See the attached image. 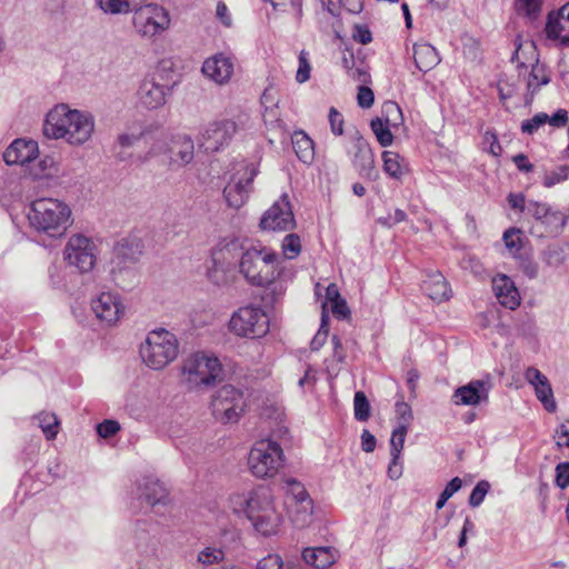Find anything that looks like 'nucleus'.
<instances>
[{
  "label": "nucleus",
  "instance_id": "22",
  "mask_svg": "<svg viewBox=\"0 0 569 569\" xmlns=\"http://www.w3.org/2000/svg\"><path fill=\"white\" fill-rule=\"evenodd\" d=\"M352 150V164L358 173L363 178L373 179L377 172L369 143L361 136H358L353 141Z\"/></svg>",
  "mask_w": 569,
  "mask_h": 569
},
{
  "label": "nucleus",
  "instance_id": "5",
  "mask_svg": "<svg viewBox=\"0 0 569 569\" xmlns=\"http://www.w3.org/2000/svg\"><path fill=\"white\" fill-rule=\"evenodd\" d=\"M179 343L173 333L166 329L148 333L140 347L143 362L153 370H159L172 362L178 356Z\"/></svg>",
  "mask_w": 569,
  "mask_h": 569
},
{
  "label": "nucleus",
  "instance_id": "12",
  "mask_svg": "<svg viewBox=\"0 0 569 569\" xmlns=\"http://www.w3.org/2000/svg\"><path fill=\"white\" fill-rule=\"evenodd\" d=\"M527 212L536 219V224L530 230L532 236L545 237L558 233L565 227V216L547 203L529 201Z\"/></svg>",
  "mask_w": 569,
  "mask_h": 569
},
{
  "label": "nucleus",
  "instance_id": "4",
  "mask_svg": "<svg viewBox=\"0 0 569 569\" xmlns=\"http://www.w3.org/2000/svg\"><path fill=\"white\" fill-rule=\"evenodd\" d=\"M278 254L266 247L246 249L239 262V271L252 286L264 287L277 277Z\"/></svg>",
  "mask_w": 569,
  "mask_h": 569
},
{
  "label": "nucleus",
  "instance_id": "45",
  "mask_svg": "<svg viewBox=\"0 0 569 569\" xmlns=\"http://www.w3.org/2000/svg\"><path fill=\"white\" fill-rule=\"evenodd\" d=\"M224 553L221 549L218 548H204L198 555V561L204 566H211L214 563H219L223 560Z\"/></svg>",
  "mask_w": 569,
  "mask_h": 569
},
{
  "label": "nucleus",
  "instance_id": "14",
  "mask_svg": "<svg viewBox=\"0 0 569 569\" xmlns=\"http://www.w3.org/2000/svg\"><path fill=\"white\" fill-rule=\"evenodd\" d=\"M172 86L163 82V76L160 72L148 74L141 81L138 89V99L140 103L149 109H158L167 102L171 94Z\"/></svg>",
  "mask_w": 569,
  "mask_h": 569
},
{
  "label": "nucleus",
  "instance_id": "49",
  "mask_svg": "<svg viewBox=\"0 0 569 569\" xmlns=\"http://www.w3.org/2000/svg\"><path fill=\"white\" fill-rule=\"evenodd\" d=\"M569 168L567 166L559 167L557 170L546 173L543 186L550 188L557 183L567 180Z\"/></svg>",
  "mask_w": 569,
  "mask_h": 569
},
{
  "label": "nucleus",
  "instance_id": "34",
  "mask_svg": "<svg viewBox=\"0 0 569 569\" xmlns=\"http://www.w3.org/2000/svg\"><path fill=\"white\" fill-rule=\"evenodd\" d=\"M170 139L164 134L160 133L154 140L148 152L143 156H139V161L146 163L151 159L160 156H166L164 162L167 163V157L169 156Z\"/></svg>",
  "mask_w": 569,
  "mask_h": 569
},
{
  "label": "nucleus",
  "instance_id": "30",
  "mask_svg": "<svg viewBox=\"0 0 569 569\" xmlns=\"http://www.w3.org/2000/svg\"><path fill=\"white\" fill-rule=\"evenodd\" d=\"M413 59L416 67L422 72L433 69L440 62L436 48L426 42L413 46Z\"/></svg>",
  "mask_w": 569,
  "mask_h": 569
},
{
  "label": "nucleus",
  "instance_id": "41",
  "mask_svg": "<svg viewBox=\"0 0 569 569\" xmlns=\"http://www.w3.org/2000/svg\"><path fill=\"white\" fill-rule=\"evenodd\" d=\"M287 490H286V499L284 505L287 502L298 501L310 498L309 493L305 489L303 485L298 482L295 479L287 480Z\"/></svg>",
  "mask_w": 569,
  "mask_h": 569
},
{
  "label": "nucleus",
  "instance_id": "39",
  "mask_svg": "<svg viewBox=\"0 0 569 569\" xmlns=\"http://www.w3.org/2000/svg\"><path fill=\"white\" fill-rule=\"evenodd\" d=\"M355 419L365 422L370 418V403L363 391H357L353 398Z\"/></svg>",
  "mask_w": 569,
  "mask_h": 569
},
{
  "label": "nucleus",
  "instance_id": "40",
  "mask_svg": "<svg viewBox=\"0 0 569 569\" xmlns=\"http://www.w3.org/2000/svg\"><path fill=\"white\" fill-rule=\"evenodd\" d=\"M533 388L537 398L542 402L545 409L549 412H553L557 406L553 399V392L549 381H546L541 385H537Z\"/></svg>",
  "mask_w": 569,
  "mask_h": 569
},
{
  "label": "nucleus",
  "instance_id": "52",
  "mask_svg": "<svg viewBox=\"0 0 569 569\" xmlns=\"http://www.w3.org/2000/svg\"><path fill=\"white\" fill-rule=\"evenodd\" d=\"M310 63L307 58V53L305 51H301L299 54V67L296 74V80L299 83H303L309 80L310 78Z\"/></svg>",
  "mask_w": 569,
  "mask_h": 569
},
{
  "label": "nucleus",
  "instance_id": "25",
  "mask_svg": "<svg viewBox=\"0 0 569 569\" xmlns=\"http://www.w3.org/2000/svg\"><path fill=\"white\" fill-rule=\"evenodd\" d=\"M526 48H528L535 56V63H532L531 70L526 78L528 91L527 96L532 99V97L540 90L542 86H547L550 82L551 78L547 66L545 63H540L539 61L535 42H529Z\"/></svg>",
  "mask_w": 569,
  "mask_h": 569
},
{
  "label": "nucleus",
  "instance_id": "16",
  "mask_svg": "<svg viewBox=\"0 0 569 569\" xmlns=\"http://www.w3.org/2000/svg\"><path fill=\"white\" fill-rule=\"evenodd\" d=\"M260 227L269 231H289L296 219L287 193H283L261 217Z\"/></svg>",
  "mask_w": 569,
  "mask_h": 569
},
{
  "label": "nucleus",
  "instance_id": "31",
  "mask_svg": "<svg viewBox=\"0 0 569 569\" xmlns=\"http://www.w3.org/2000/svg\"><path fill=\"white\" fill-rule=\"evenodd\" d=\"M423 292L433 301H445L450 298L449 283L442 274L432 273L422 283Z\"/></svg>",
  "mask_w": 569,
  "mask_h": 569
},
{
  "label": "nucleus",
  "instance_id": "62",
  "mask_svg": "<svg viewBox=\"0 0 569 569\" xmlns=\"http://www.w3.org/2000/svg\"><path fill=\"white\" fill-rule=\"evenodd\" d=\"M402 476V465L400 462V456H391V461L388 466V477L391 480H397Z\"/></svg>",
  "mask_w": 569,
  "mask_h": 569
},
{
  "label": "nucleus",
  "instance_id": "37",
  "mask_svg": "<svg viewBox=\"0 0 569 569\" xmlns=\"http://www.w3.org/2000/svg\"><path fill=\"white\" fill-rule=\"evenodd\" d=\"M34 419L38 420L39 427L42 429L48 440H52L57 437L59 420L53 412H40Z\"/></svg>",
  "mask_w": 569,
  "mask_h": 569
},
{
  "label": "nucleus",
  "instance_id": "9",
  "mask_svg": "<svg viewBox=\"0 0 569 569\" xmlns=\"http://www.w3.org/2000/svg\"><path fill=\"white\" fill-rule=\"evenodd\" d=\"M229 329L238 337L260 338L269 331V318L260 307H242L232 313Z\"/></svg>",
  "mask_w": 569,
  "mask_h": 569
},
{
  "label": "nucleus",
  "instance_id": "58",
  "mask_svg": "<svg viewBox=\"0 0 569 569\" xmlns=\"http://www.w3.org/2000/svg\"><path fill=\"white\" fill-rule=\"evenodd\" d=\"M283 562L278 555H268L257 563V569H282Z\"/></svg>",
  "mask_w": 569,
  "mask_h": 569
},
{
  "label": "nucleus",
  "instance_id": "3",
  "mask_svg": "<svg viewBox=\"0 0 569 569\" xmlns=\"http://www.w3.org/2000/svg\"><path fill=\"white\" fill-rule=\"evenodd\" d=\"M28 220L37 232L44 233L50 238H60L72 223L71 209L58 199H36L31 202Z\"/></svg>",
  "mask_w": 569,
  "mask_h": 569
},
{
  "label": "nucleus",
  "instance_id": "28",
  "mask_svg": "<svg viewBox=\"0 0 569 569\" xmlns=\"http://www.w3.org/2000/svg\"><path fill=\"white\" fill-rule=\"evenodd\" d=\"M290 521L297 528H305L312 522L313 503L311 498L287 502L284 505Z\"/></svg>",
  "mask_w": 569,
  "mask_h": 569
},
{
  "label": "nucleus",
  "instance_id": "47",
  "mask_svg": "<svg viewBox=\"0 0 569 569\" xmlns=\"http://www.w3.org/2000/svg\"><path fill=\"white\" fill-rule=\"evenodd\" d=\"M562 30L563 26L560 18L558 16H553V13H549L545 28L547 37L551 40H558Z\"/></svg>",
  "mask_w": 569,
  "mask_h": 569
},
{
  "label": "nucleus",
  "instance_id": "15",
  "mask_svg": "<svg viewBox=\"0 0 569 569\" xmlns=\"http://www.w3.org/2000/svg\"><path fill=\"white\" fill-rule=\"evenodd\" d=\"M237 131L238 126L233 120L213 121L201 132L199 144L206 152H218L229 146Z\"/></svg>",
  "mask_w": 569,
  "mask_h": 569
},
{
  "label": "nucleus",
  "instance_id": "60",
  "mask_svg": "<svg viewBox=\"0 0 569 569\" xmlns=\"http://www.w3.org/2000/svg\"><path fill=\"white\" fill-rule=\"evenodd\" d=\"M525 379L532 387H536L537 385H541V383L548 381V378L540 370H538L535 367L527 368V370L525 372Z\"/></svg>",
  "mask_w": 569,
  "mask_h": 569
},
{
  "label": "nucleus",
  "instance_id": "53",
  "mask_svg": "<svg viewBox=\"0 0 569 569\" xmlns=\"http://www.w3.org/2000/svg\"><path fill=\"white\" fill-rule=\"evenodd\" d=\"M120 430V425L116 420H104L97 425V432L101 438H110Z\"/></svg>",
  "mask_w": 569,
  "mask_h": 569
},
{
  "label": "nucleus",
  "instance_id": "2",
  "mask_svg": "<svg viewBox=\"0 0 569 569\" xmlns=\"http://www.w3.org/2000/svg\"><path fill=\"white\" fill-rule=\"evenodd\" d=\"M94 131V118L87 111L57 104L47 114L43 134L49 139H64L71 146H82Z\"/></svg>",
  "mask_w": 569,
  "mask_h": 569
},
{
  "label": "nucleus",
  "instance_id": "33",
  "mask_svg": "<svg viewBox=\"0 0 569 569\" xmlns=\"http://www.w3.org/2000/svg\"><path fill=\"white\" fill-rule=\"evenodd\" d=\"M239 247V243L237 240H231L230 242L226 243L224 246L217 248L212 252L211 261H212V268L208 269V277L213 282H219L218 277V270L221 269L223 271L224 269V258L226 253L231 252L232 250H236Z\"/></svg>",
  "mask_w": 569,
  "mask_h": 569
},
{
  "label": "nucleus",
  "instance_id": "27",
  "mask_svg": "<svg viewBox=\"0 0 569 569\" xmlns=\"http://www.w3.org/2000/svg\"><path fill=\"white\" fill-rule=\"evenodd\" d=\"M143 249L144 246L140 238H123L114 247V257L119 264L134 263L142 256Z\"/></svg>",
  "mask_w": 569,
  "mask_h": 569
},
{
  "label": "nucleus",
  "instance_id": "13",
  "mask_svg": "<svg viewBox=\"0 0 569 569\" xmlns=\"http://www.w3.org/2000/svg\"><path fill=\"white\" fill-rule=\"evenodd\" d=\"M64 259L82 273L91 271L96 264L93 241L81 234L72 236L66 244Z\"/></svg>",
  "mask_w": 569,
  "mask_h": 569
},
{
  "label": "nucleus",
  "instance_id": "21",
  "mask_svg": "<svg viewBox=\"0 0 569 569\" xmlns=\"http://www.w3.org/2000/svg\"><path fill=\"white\" fill-rule=\"evenodd\" d=\"M201 71L216 83L224 84L233 73V62L226 54L217 53L204 60Z\"/></svg>",
  "mask_w": 569,
  "mask_h": 569
},
{
  "label": "nucleus",
  "instance_id": "50",
  "mask_svg": "<svg viewBox=\"0 0 569 569\" xmlns=\"http://www.w3.org/2000/svg\"><path fill=\"white\" fill-rule=\"evenodd\" d=\"M328 332H329V329H328V323H327V317L325 313H322L321 326L310 343V348L312 351L319 350L325 345V342L328 338Z\"/></svg>",
  "mask_w": 569,
  "mask_h": 569
},
{
  "label": "nucleus",
  "instance_id": "24",
  "mask_svg": "<svg viewBox=\"0 0 569 569\" xmlns=\"http://www.w3.org/2000/svg\"><path fill=\"white\" fill-rule=\"evenodd\" d=\"M139 499L144 501L152 508L166 507L169 503L167 489L152 477H144L138 483Z\"/></svg>",
  "mask_w": 569,
  "mask_h": 569
},
{
  "label": "nucleus",
  "instance_id": "63",
  "mask_svg": "<svg viewBox=\"0 0 569 569\" xmlns=\"http://www.w3.org/2000/svg\"><path fill=\"white\" fill-rule=\"evenodd\" d=\"M353 38L361 44H368L372 40L371 31L366 26H356Z\"/></svg>",
  "mask_w": 569,
  "mask_h": 569
},
{
  "label": "nucleus",
  "instance_id": "57",
  "mask_svg": "<svg viewBox=\"0 0 569 569\" xmlns=\"http://www.w3.org/2000/svg\"><path fill=\"white\" fill-rule=\"evenodd\" d=\"M329 122L333 134L341 136L343 133V118L335 108L329 111Z\"/></svg>",
  "mask_w": 569,
  "mask_h": 569
},
{
  "label": "nucleus",
  "instance_id": "8",
  "mask_svg": "<svg viewBox=\"0 0 569 569\" xmlns=\"http://www.w3.org/2000/svg\"><path fill=\"white\" fill-rule=\"evenodd\" d=\"M233 170L230 181L223 189V196L229 207L239 209L249 199L258 168L252 162L241 160L233 164Z\"/></svg>",
  "mask_w": 569,
  "mask_h": 569
},
{
  "label": "nucleus",
  "instance_id": "38",
  "mask_svg": "<svg viewBox=\"0 0 569 569\" xmlns=\"http://www.w3.org/2000/svg\"><path fill=\"white\" fill-rule=\"evenodd\" d=\"M96 4L107 14H122L132 11L127 0H96Z\"/></svg>",
  "mask_w": 569,
  "mask_h": 569
},
{
  "label": "nucleus",
  "instance_id": "18",
  "mask_svg": "<svg viewBox=\"0 0 569 569\" xmlns=\"http://www.w3.org/2000/svg\"><path fill=\"white\" fill-rule=\"evenodd\" d=\"M383 110L387 114L386 121L381 118H375L371 120L370 127L378 142L382 147H388L393 141V134L391 133L390 126L396 127L398 124V120L401 121L402 113L400 107L392 101L387 102Z\"/></svg>",
  "mask_w": 569,
  "mask_h": 569
},
{
  "label": "nucleus",
  "instance_id": "42",
  "mask_svg": "<svg viewBox=\"0 0 569 569\" xmlns=\"http://www.w3.org/2000/svg\"><path fill=\"white\" fill-rule=\"evenodd\" d=\"M408 432V428L406 425H399L398 428H396L392 432L391 439H390V455L397 456L401 455V451L403 449L405 439Z\"/></svg>",
  "mask_w": 569,
  "mask_h": 569
},
{
  "label": "nucleus",
  "instance_id": "44",
  "mask_svg": "<svg viewBox=\"0 0 569 569\" xmlns=\"http://www.w3.org/2000/svg\"><path fill=\"white\" fill-rule=\"evenodd\" d=\"M503 241L506 247L513 254L518 253L522 248L521 231L516 228H510L503 233Z\"/></svg>",
  "mask_w": 569,
  "mask_h": 569
},
{
  "label": "nucleus",
  "instance_id": "59",
  "mask_svg": "<svg viewBox=\"0 0 569 569\" xmlns=\"http://www.w3.org/2000/svg\"><path fill=\"white\" fill-rule=\"evenodd\" d=\"M357 101L361 108H370L375 101L372 90L366 86H360L357 94Z\"/></svg>",
  "mask_w": 569,
  "mask_h": 569
},
{
  "label": "nucleus",
  "instance_id": "11",
  "mask_svg": "<svg viewBox=\"0 0 569 569\" xmlns=\"http://www.w3.org/2000/svg\"><path fill=\"white\" fill-rule=\"evenodd\" d=\"M244 406L243 393L230 385L221 387L211 401L212 415L223 423L237 422Z\"/></svg>",
  "mask_w": 569,
  "mask_h": 569
},
{
  "label": "nucleus",
  "instance_id": "35",
  "mask_svg": "<svg viewBox=\"0 0 569 569\" xmlns=\"http://www.w3.org/2000/svg\"><path fill=\"white\" fill-rule=\"evenodd\" d=\"M382 159L383 170L386 171V173H388L393 179H401L402 176L406 173V168L401 163L402 159L400 158V156L391 151H383Z\"/></svg>",
  "mask_w": 569,
  "mask_h": 569
},
{
  "label": "nucleus",
  "instance_id": "19",
  "mask_svg": "<svg viewBox=\"0 0 569 569\" xmlns=\"http://www.w3.org/2000/svg\"><path fill=\"white\" fill-rule=\"evenodd\" d=\"M491 387L492 385L489 377L486 379L471 380L469 383L456 389L452 396L453 402L456 405L477 406L488 400Z\"/></svg>",
  "mask_w": 569,
  "mask_h": 569
},
{
  "label": "nucleus",
  "instance_id": "36",
  "mask_svg": "<svg viewBox=\"0 0 569 569\" xmlns=\"http://www.w3.org/2000/svg\"><path fill=\"white\" fill-rule=\"evenodd\" d=\"M541 260L549 267L557 268L566 260V249L559 243H550L540 254Z\"/></svg>",
  "mask_w": 569,
  "mask_h": 569
},
{
  "label": "nucleus",
  "instance_id": "10",
  "mask_svg": "<svg viewBox=\"0 0 569 569\" xmlns=\"http://www.w3.org/2000/svg\"><path fill=\"white\" fill-rule=\"evenodd\" d=\"M131 12H133V27L142 37H156L170 26L169 12L158 4L144 3L132 9Z\"/></svg>",
  "mask_w": 569,
  "mask_h": 569
},
{
  "label": "nucleus",
  "instance_id": "17",
  "mask_svg": "<svg viewBox=\"0 0 569 569\" xmlns=\"http://www.w3.org/2000/svg\"><path fill=\"white\" fill-rule=\"evenodd\" d=\"M91 310L104 326H114L124 313V306L118 293L101 292L91 300Z\"/></svg>",
  "mask_w": 569,
  "mask_h": 569
},
{
  "label": "nucleus",
  "instance_id": "29",
  "mask_svg": "<svg viewBox=\"0 0 569 569\" xmlns=\"http://www.w3.org/2000/svg\"><path fill=\"white\" fill-rule=\"evenodd\" d=\"M338 552L332 547L306 548L302 551V559L307 565L316 569H327L337 560Z\"/></svg>",
  "mask_w": 569,
  "mask_h": 569
},
{
  "label": "nucleus",
  "instance_id": "61",
  "mask_svg": "<svg viewBox=\"0 0 569 569\" xmlns=\"http://www.w3.org/2000/svg\"><path fill=\"white\" fill-rule=\"evenodd\" d=\"M569 117L566 109H558L552 116H548L547 123L555 128H562L568 123Z\"/></svg>",
  "mask_w": 569,
  "mask_h": 569
},
{
  "label": "nucleus",
  "instance_id": "6",
  "mask_svg": "<svg viewBox=\"0 0 569 569\" xmlns=\"http://www.w3.org/2000/svg\"><path fill=\"white\" fill-rule=\"evenodd\" d=\"M181 371L190 389L212 387L222 379L219 360L200 352L186 358Z\"/></svg>",
  "mask_w": 569,
  "mask_h": 569
},
{
  "label": "nucleus",
  "instance_id": "56",
  "mask_svg": "<svg viewBox=\"0 0 569 569\" xmlns=\"http://www.w3.org/2000/svg\"><path fill=\"white\" fill-rule=\"evenodd\" d=\"M146 134V131L142 130L138 133H120L117 138V144L121 148L132 147L136 142L142 139Z\"/></svg>",
  "mask_w": 569,
  "mask_h": 569
},
{
  "label": "nucleus",
  "instance_id": "32",
  "mask_svg": "<svg viewBox=\"0 0 569 569\" xmlns=\"http://www.w3.org/2000/svg\"><path fill=\"white\" fill-rule=\"evenodd\" d=\"M291 141L298 159L306 164H311L315 159V147L311 138L303 131H296Z\"/></svg>",
  "mask_w": 569,
  "mask_h": 569
},
{
  "label": "nucleus",
  "instance_id": "43",
  "mask_svg": "<svg viewBox=\"0 0 569 569\" xmlns=\"http://www.w3.org/2000/svg\"><path fill=\"white\" fill-rule=\"evenodd\" d=\"M283 254L288 259H295L301 251L300 238L296 233H289L284 237L282 243Z\"/></svg>",
  "mask_w": 569,
  "mask_h": 569
},
{
  "label": "nucleus",
  "instance_id": "1",
  "mask_svg": "<svg viewBox=\"0 0 569 569\" xmlns=\"http://www.w3.org/2000/svg\"><path fill=\"white\" fill-rule=\"evenodd\" d=\"M234 513H243L254 530L262 536L277 535L282 525V516L274 506L270 488L259 486L248 493L232 495L229 499Z\"/></svg>",
  "mask_w": 569,
  "mask_h": 569
},
{
  "label": "nucleus",
  "instance_id": "26",
  "mask_svg": "<svg viewBox=\"0 0 569 569\" xmlns=\"http://www.w3.org/2000/svg\"><path fill=\"white\" fill-rule=\"evenodd\" d=\"M492 290L501 306L515 310L520 305V296L513 281L505 276H498L492 280Z\"/></svg>",
  "mask_w": 569,
  "mask_h": 569
},
{
  "label": "nucleus",
  "instance_id": "55",
  "mask_svg": "<svg viewBox=\"0 0 569 569\" xmlns=\"http://www.w3.org/2000/svg\"><path fill=\"white\" fill-rule=\"evenodd\" d=\"M556 483L561 489L569 486V462H561L556 467Z\"/></svg>",
  "mask_w": 569,
  "mask_h": 569
},
{
  "label": "nucleus",
  "instance_id": "7",
  "mask_svg": "<svg viewBox=\"0 0 569 569\" xmlns=\"http://www.w3.org/2000/svg\"><path fill=\"white\" fill-rule=\"evenodd\" d=\"M282 462L283 452L281 447L270 439L257 441L248 458L250 470L258 478L273 477L279 471Z\"/></svg>",
  "mask_w": 569,
  "mask_h": 569
},
{
  "label": "nucleus",
  "instance_id": "48",
  "mask_svg": "<svg viewBox=\"0 0 569 569\" xmlns=\"http://www.w3.org/2000/svg\"><path fill=\"white\" fill-rule=\"evenodd\" d=\"M548 114L545 112H539L535 114L531 119L526 120L521 124V130L525 133L532 134L536 132L541 126L547 123Z\"/></svg>",
  "mask_w": 569,
  "mask_h": 569
},
{
  "label": "nucleus",
  "instance_id": "20",
  "mask_svg": "<svg viewBox=\"0 0 569 569\" xmlns=\"http://www.w3.org/2000/svg\"><path fill=\"white\" fill-rule=\"evenodd\" d=\"M194 143L188 134H177L170 138L167 163L170 168H181L193 159Z\"/></svg>",
  "mask_w": 569,
  "mask_h": 569
},
{
  "label": "nucleus",
  "instance_id": "64",
  "mask_svg": "<svg viewBox=\"0 0 569 569\" xmlns=\"http://www.w3.org/2000/svg\"><path fill=\"white\" fill-rule=\"evenodd\" d=\"M376 448V437L367 429L361 435V449L365 452H372Z\"/></svg>",
  "mask_w": 569,
  "mask_h": 569
},
{
  "label": "nucleus",
  "instance_id": "46",
  "mask_svg": "<svg viewBox=\"0 0 569 569\" xmlns=\"http://www.w3.org/2000/svg\"><path fill=\"white\" fill-rule=\"evenodd\" d=\"M490 485L488 481H479L469 496V505L473 508L480 506L486 495L488 493Z\"/></svg>",
  "mask_w": 569,
  "mask_h": 569
},
{
  "label": "nucleus",
  "instance_id": "23",
  "mask_svg": "<svg viewBox=\"0 0 569 569\" xmlns=\"http://www.w3.org/2000/svg\"><path fill=\"white\" fill-rule=\"evenodd\" d=\"M38 156V143L33 140L16 139L3 152L7 164H24Z\"/></svg>",
  "mask_w": 569,
  "mask_h": 569
},
{
  "label": "nucleus",
  "instance_id": "54",
  "mask_svg": "<svg viewBox=\"0 0 569 569\" xmlns=\"http://www.w3.org/2000/svg\"><path fill=\"white\" fill-rule=\"evenodd\" d=\"M396 412L400 420L399 425H406L408 428L413 418L411 407L405 401H397Z\"/></svg>",
  "mask_w": 569,
  "mask_h": 569
},
{
  "label": "nucleus",
  "instance_id": "51",
  "mask_svg": "<svg viewBox=\"0 0 569 569\" xmlns=\"http://www.w3.org/2000/svg\"><path fill=\"white\" fill-rule=\"evenodd\" d=\"M542 0H517L518 10L530 18H536L541 10Z\"/></svg>",
  "mask_w": 569,
  "mask_h": 569
}]
</instances>
